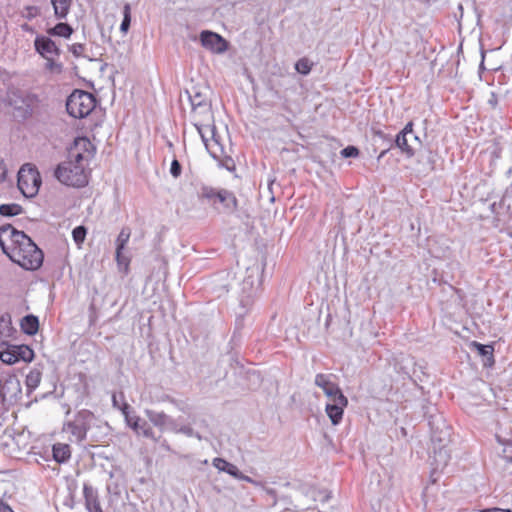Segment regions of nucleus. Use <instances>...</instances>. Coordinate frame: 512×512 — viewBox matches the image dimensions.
Masks as SVG:
<instances>
[{"mask_svg": "<svg viewBox=\"0 0 512 512\" xmlns=\"http://www.w3.org/2000/svg\"><path fill=\"white\" fill-rule=\"evenodd\" d=\"M0 247L12 262L25 270L34 271L43 264L42 250L28 235L10 224L0 227Z\"/></svg>", "mask_w": 512, "mask_h": 512, "instance_id": "nucleus-1", "label": "nucleus"}, {"mask_svg": "<svg viewBox=\"0 0 512 512\" xmlns=\"http://www.w3.org/2000/svg\"><path fill=\"white\" fill-rule=\"evenodd\" d=\"M88 164L76 159L69 158L60 163L55 170V177L64 185L72 187H84L88 183L85 167Z\"/></svg>", "mask_w": 512, "mask_h": 512, "instance_id": "nucleus-2", "label": "nucleus"}, {"mask_svg": "<svg viewBox=\"0 0 512 512\" xmlns=\"http://www.w3.org/2000/svg\"><path fill=\"white\" fill-rule=\"evenodd\" d=\"M95 96L87 91L74 90L66 101V110L73 118L87 117L96 106Z\"/></svg>", "mask_w": 512, "mask_h": 512, "instance_id": "nucleus-3", "label": "nucleus"}, {"mask_svg": "<svg viewBox=\"0 0 512 512\" xmlns=\"http://www.w3.org/2000/svg\"><path fill=\"white\" fill-rule=\"evenodd\" d=\"M93 419L94 414L91 411L82 409L63 424L62 431L69 434L68 439L71 442H82L86 439Z\"/></svg>", "mask_w": 512, "mask_h": 512, "instance_id": "nucleus-4", "label": "nucleus"}, {"mask_svg": "<svg viewBox=\"0 0 512 512\" xmlns=\"http://www.w3.org/2000/svg\"><path fill=\"white\" fill-rule=\"evenodd\" d=\"M8 105L13 108L16 117L26 120L30 118L40 100L36 94L20 90L8 94Z\"/></svg>", "mask_w": 512, "mask_h": 512, "instance_id": "nucleus-5", "label": "nucleus"}, {"mask_svg": "<svg viewBox=\"0 0 512 512\" xmlns=\"http://www.w3.org/2000/svg\"><path fill=\"white\" fill-rule=\"evenodd\" d=\"M42 180L39 171L32 164H24L19 172L17 185L21 193L27 197L32 198L37 195L41 186Z\"/></svg>", "mask_w": 512, "mask_h": 512, "instance_id": "nucleus-6", "label": "nucleus"}, {"mask_svg": "<svg viewBox=\"0 0 512 512\" xmlns=\"http://www.w3.org/2000/svg\"><path fill=\"white\" fill-rule=\"evenodd\" d=\"M197 132L199 133L202 142L204 143L209 154L216 160H220V158L224 155V147H214L210 143V137L216 136V127L214 124L210 123H202L201 120H196L193 122Z\"/></svg>", "mask_w": 512, "mask_h": 512, "instance_id": "nucleus-7", "label": "nucleus"}, {"mask_svg": "<svg viewBox=\"0 0 512 512\" xmlns=\"http://www.w3.org/2000/svg\"><path fill=\"white\" fill-rule=\"evenodd\" d=\"M95 148L87 137H77L73 146L69 149V158L76 159L77 162L82 161L89 163L93 157Z\"/></svg>", "mask_w": 512, "mask_h": 512, "instance_id": "nucleus-8", "label": "nucleus"}, {"mask_svg": "<svg viewBox=\"0 0 512 512\" xmlns=\"http://www.w3.org/2000/svg\"><path fill=\"white\" fill-rule=\"evenodd\" d=\"M347 405L348 399L344 394H338L337 397L328 399L325 411L333 425H338L342 421Z\"/></svg>", "mask_w": 512, "mask_h": 512, "instance_id": "nucleus-9", "label": "nucleus"}, {"mask_svg": "<svg viewBox=\"0 0 512 512\" xmlns=\"http://www.w3.org/2000/svg\"><path fill=\"white\" fill-rule=\"evenodd\" d=\"M200 41L203 47L214 53H224L228 49V42L221 35L209 30L201 32Z\"/></svg>", "mask_w": 512, "mask_h": 512, "instance_id": "nucleus-10", "label": "nucleus"}, {"mask_svg": "<svg viewBox=\"0 0 512 512\" xmlns=\"http://www.w3.org/2000/svg\"><path fill=\"white\" fill-rule=\"evenodd\" d=\"M34 47L37 53L43 58L59 57L61 50L56 43L47 36L38 35L34 40Z\"/></svg>", "mask_w": 512, "mask_h": 512, "instance_id": "nucleus-11", "label": "nucleus"}, {"mask_svg": "<svg viewBox=\"0 0 512 512\" xmlns=\"http://www.w3.org/2000/svg\"><path fill=\"white\" fill-rule=\"evenodd\" d=\"M315 384L323 390L328 399L335 398L338 394H343L338 384L331 381L329 375L317 374Z\"/></svg>", "mask_w": 512, "mask_h": 512, "instance_id": "nucleus-12", "label": "nucleus"}, {"mask_svg": "<svg viewBox=\"0 0 512 512\" xmlns=\"http://www.w3.org/2000/svg\"><path fill=\"white\" fill-rule=\"evenodd\" d=\"M83 497L88 512H103L98 493L91 485L86 483L83 485Z\"/></svg>", "mask_w": 512, "mask_h": 512, "instance_id": "nucleus-13", "label": "nucleus"}, {"mask_svg": "<svg viewBox=\"0 0 512 512\" xmlns=\"http://www.w3.org/2000/svg\"><path fill=\"white\" fill-rule=\"evenodd\" d=\"M131 236V230L129 227H123L116 239V260L119 265L124 264L128 266L129 258L123 255L122 251L125 249Z\"/></svg>", "mask_w": 512, "mask_h": 512, "instance_id": "nucleus-14", "label": "nucleus"}, {"mask_svg": "<svg viewBox=\"0 0 512 512\" xmlns=\"http://www.w3.org/2000/svg\"><path fill=\"white\" fill-rule=\"evenodd\" d=\"M217 202L223 205V210L225 213L232 214L238 210V200L235 194L227 189H219Z\"/></svg>", "mask_w": 512, "mask_h": 512, "instance_id": "nucleus-15", "label": "nucleus"}, {"mask_svg": "<svg viewBox=\"0 0 512 512\" xmlns=\"http://www.w3.org/2000/svg\"><path fill=\"white\" fill-rule=\"evenodd\" d=\"M213 466L218 469L219 471H224L228 473L229 475L240 479V480H246L251 481V479L247 476H244L238 469V467L232 463H229L225 459L222 458H215L213 460Z\"/></svg>", "mask_w": 512, "mask_h": 512, "instance_id": "nucleus-16", "label": "nucleus"}, {"mask_svg": "<svg viewBox=\"0 0 512 512\" xmlns=\"http://www.w3.org/2000/svg\"><path fill=\"white\" fill-rule=\"evenodd\" d=\"M53 458L58 463H64L71 457V449L68 444L56 443L52 447Z\"/></svg>", "mask_w": 512, "mask_h": 512, "instance_id": "nucleus-17", "label": "nucleus"}, {"mask_svg": "<svg viewBox=\"0 0 512 512\" xmlns=\"http://www.w3.org/2000/svg\"><path fill=\"white\" fill-rule=\"evenodd\" d=\"M192 116L194 118V122L196 120H201L202 123L209 122L212 119L211 104L203 103L196 107V109H192Z\"/></svg>", "mask_w": 512, "mask_h": 512, "instance_id": "nucleus-18", "label": "nucleus"}, {"mask_svg": "<svg viewBox=\"0 0 512 512\" xmlns=\"http://www.w3.org/2000/svg\"><path fill=\"white\" fill-rule=\"evenodd\" d=\"M39 328L38 318L34 315H26L21 320V329L24 333L28 335H34L37 333Z\"/></svg>", "mask_w": 512, "mask_h": 512, "instance_id": "nucleus-19", "label": "nucleus"}, {"mask_svg": "<svg viewBox=\"0 0 512 512\" xmlns=\"http://www.w3.org/2000/svg\"><path fill=\"white\" fill-rule=\"evenodd\" d=\"M54 14L58 19H64L69 13L72 0H51Z\"/></svg>", "mask_w": 512, "mask_h": 512, "instance_id": "nucleus-20", "label": "nucleus"}, {"mask_svg": "<svg viewBox=\"0 0 512 512\" xmlns=\"http://www.w3.org/2000/svg\"><path fill=\"white\" fill-rule=\"evenodd\" d=\"M406 136H410L413 138V141L414 142H417L418 144H420V139L417 135L414 134L413 132V123L412 122H408L405 127L402 129V131H400L397 135H396V138L394 140V144H402V145H405V137Z\"/></svg>", "mask_w": 512, "mask_h": 512, "instance_id": "nucleus-21", "label": "nucleus"}, {"mask_svg": "<svg viewBox=\"0 0 512 512\" xmlns=\"http://www.w3.org/2000/svg\"><path fill=\"white\" fill-rule=\"evenodd\" d=\"M219 196V189L208 185H202L199 192L198 197L200 199L208 200L212 205L217 203V197Z\"/></svg>", "mask_w": 512, "mask_h": 512, "instance_id": "nucleus-22", "label": "nucleus"}, {"mask_svg": "<svg viewBox=\"0 0 512 512\" xmlns=\"http://www.w3.org/2000/svg\"><path fill=\"white\" fill-rule=\"evenodd\" d=\"M47 32L51 36L69 38L73 33V29L68 23L60 22L57 23L54 27L48 29Z\"/></svg>", "mask_w": 512, "mask_h": 512, "instance_id": "nucleus-23", "label": "nucleus"}, {"mask_svg": "<svg viewBox=\"0 0 512 512\" xmlns=\"http://www.w3.org/2000/svg\"><path fill=\"white\" fill-rule=\"evenodd\" d=\"M113 403L115 406L118 407L115 395L113 396ZM119 408L121 409L122 413L124 414L128 425L131 428H133L135 431H138L140 418L138 416H130L129 415L130 406L127 403H124L122 407L119 406Z\"/></svg>", "mask_w": 512, "mask_h": 512, "instance_id": "nucleus-24", "label": "nucleus"}, {"mask_svg": "<svg viewBox=\"0 0 512 512\" xmlns=\"http://www.w3.org/2000/svg\"><path fill=\"white\" fill-rule=\"evenodd\" d=\"M20 358L25 362H31L34 354H0V360L8 365L15 364Z\"/></svg>", "mask_w": 512, "mask_h": 512, "instance_id": "nucleus-25", "label": "nucleus"}, {"mask_svg": "<svg viewBox=\"0 0 512 512\" xmlns=\"http://www.w3.org/2000/svg\"><path fill=\"white\" fill-rule=\"evenodd\" d=\"M23 212L21 205L17 203H8L0 205V215L4 217H12Z\"/></svg>", "mask_w": 512, "mask_h": 512, "instance_id": "nucleus-26", "label": "nucleus"}, {"mask_svg": "<svg viewBox=\"0 0 512 512\" xmlns=\"http://www.w3.org/2000/svg\"><path fill=\"white\" fill-rule=\"evenodd\" d=\"M131 24V7L130 4L126 3L123 7V19L120 24V31L127 33Z\"/></svg>", "mask_w": 512, "mask_h": 512, "instance_id": "nucleus-27", "label": "nucleus"}, {"mask_svg": "<svg viewBox=\"0 0 512 512\" xmlns=\"http://www.w3.org/2000/svg\"><path fill=\"white\" fill-rule=\"evenodd\" d=\"M33 352L32 349L29 348L27 345H11L6 342H1L0 344V353L3 352Z\"/></svg>", "mask_w": 512, "mask_h": 512, "instance_id": "nucleus-28", "label": "nucleus"}, {"mask_svg": "<svg viewBox=\"0 0 512 512\" xmlns=\"http://www.w3.org/2000/svg\"><path fill=\"white\" fill-rule=\"evenodd\" d=\"M41 372L37 369L31 370L26 376V385L29 388L35 389L41 381Z\"/></svg>", "mask_w": 512, "mask_h": 512, "instance_id": "nucleus-29", "label": "nucleus"}, {"mask_svg": "<svg viewBox=\"0 0 512 512\" xmlns=\"http://www.w3.org/2000/svg\"><path fill=\"white\" fill-rule=\"evenodd\" d=\"M412 140V137L406 136L405 145H402L400 143L395 144V146L398 147L402 151V153H404L408 158H411L415 154V147L411 144Z\"/></svg>", "mask_w": 512, "mask_h": 512, "instance_id": "nucleus-30", "label": "nucleus"}, {"mask_svg": "<svg viewBox=\"0 0 512 512\" xmlns=\"http://www.w3.org/2000/svg\"><path fill=\"white\" fill-rule=\"evenodd\" d=\"M189 100H190L192 109H196V107L202 105L203 103H210L209 100L198 91L189 93Z\"/></svg>", "mask_w": 512, "mask_h": 512, "instance_id": "nucleus-31", "label": "nucleus"}, {"mask_svg": "<svg viewBox=\"0 0 512 512\" xmlns=\"http://www.w3.org/2000/svg\"><path fill=\"white\" fill-rule=\"evenodd\" d=\"M86 234L87 229L82 225L77 226L72 230V237L77 245H80L84 242Z\"/></svg>", "mask_w": 512, "mask_h": 512, "instance_id": "nucleus-32", "label": "nucleus"}, {"mask_svg": "<svg viewBox=\"0 0 512 512\" xmlns=\"http://www.w3.org/2000/svg\"><path fill=\"white\" fill-rule=\"evenodd\" d=\"M295 69L297 70V72H299L303 75H307L311 71V66L306 59H300L297 61L296 65H295Z\"/></svg>", "mask_w": 512, "mask_h": 512, "instance_id": "nucleus-33", "label": "nucleus"}, {"mask_svg": "<svg viewBox=\"0 0 512 512\" xmlns=\"http://www.w3.org/2000/svg\"><path fill=\"white\" fill-rule=\"evenodd\" d=\"M341 155L344 158L357 157L359 150L357 147L350 145L341 150Z\"/></svg>", "mask_w": 512, "mask_h": 512, "instance_id": "nucleus-34", "label": "nucleus"}, {"mask_svg": "<svg viewBox=\"0 0 512 512\" xmlns=\"http://www.w3.org/2000/svg\"><path fill=\"white\" fill-rule=\"evenodd\" d=\"M85 46L81 43H74L71 46H69V51L75 56V57H81L84 53Z\"/></svg>", "mask_w": 512, "mask_h": 512, "instance_id": "nucleus-35", "label": "nucleus"}, {"mask_svg": "<svg viewBox=\"0 0 512 512\" xmlns=\"http://www.w3.org/2000/svg\"><path fill=\"white\" fill-rule=\"evenodd\" d=\"M182 167L178 160L174 159L171 163L170 174L174 178H178L181 175Z\"/></svg>", "mask_w": 512, "mask_h": 512, "instance_id": "nucleus-36", "label": "nucleus"}, {"mask_svg": "<svg viewBox=\"0 0 512 512\" xmlns=\"http://www.w3.org/2000/svg\"><path fill=\"white\" fill-rule=\"evenodd\" d=\"M435 163H436V154H434L432 151L428 152L427 156V164H426V171L431 172L435 169Z\"/></svg>", "mask_w": 512, "mask_h": 512, "instance_id": "nucleus-37", "label": "nucleus"}, {"mask_svg": "<svg viewBox=\"0 0 512 512\" xmlns=\"http://www.w3.org/2000/svg\"><path fill=\"white\" fill-rule=\"evenodd\" d=\"M239 325V321L236 322V329L231 337L230 344H232L231 349H235L238 346V342L241 340V335L237 331Z\"/></svg>", "mask_w": 512, "mask_h": 512, "instance_id": "nucleus-38", "label": "nucleus"}, {"mask_svg": "<svg viewBox=\"0 0 512 512\" xmlns=\"http://www.w3.org/2000/svg\"><path fill=\"white\" fill-rule=\"evenodd\" d=\"M11 324V318L9 314H4L0 317V330L9 329Z\"/></svg>", "mask_w": 512, "mask_h": 512, "instance_id": "nucleus-39", "label": "nucleus"}, {"mask_svg": "<svg viewBox=\"0 0 512 512\" xmlns=\"http://www.w3.org/2000/svg\"><path fill=\"white\" fill-rule=\"evenodd\" d=\"M485 367H492L495 363L494 354H480Z\"/></svg>", "mask_w": 512, "mask_h": 512, "instance_id": "nucleus-40", "label": "nucleus"}, {"mask_svg": "<svg viewBox=\"0 0 512 512\" xmlns=\"http://www.w3.org/2000/svg\"><path fill=\"white\" fill-rule=\"evenodd\" d=\"M26 11H27V15H26V17H27L29 20H31L32 18H34V17L37 15V13H38V9H37V7H35V6H27V7H26Z\"/></svg>", "mask_w": 512, "mask_h": 512, "instance_id": "nucleus-41", "label": "nucleus"}, {"mask_svg": "<svg viewBox=\"0 0 512 512\" xmlns=\"http://www.w3.org/2000/svg\"><path fill=\"white\" fill-rule=\"evenodd\" d=\"M227 170H233L235 165H234V161L233 159L230 157V156H225L224 158V162L222 164Z\"/></svg>", "mask_w": 512, "mask_h": 512, "instance_id": "nucleus-42", "label": "nucleus"}, {"mask_svg": "<svg viewBox=\"0 0 512 512\" xmlns=\"http://www.w3.org/2000/svg\"><path fill=\"white\" fill-rule=\"evenodd\" d=\"M55 58H56V57H51L50 59H49V58H45V59H46V61H47V62H46V67H47V69H49V70H53L55 67H57V68H59V69L61 68V65H60V64H56V62H55V60H54Z\"/></svg>", "mask_w": 512, "mask_h": 512, "instance_id": "nucleus-43", "label": "nucleus"}, {"mask_svg": "<svg viewBox=\"0 0 512 512\" xmlns=\"http://www.w3.org/2000/svg\"><path fill=\"white\" fill-rule=\"evenodd\" d=\"M0 512H14L9 504L0 499Z\"/></svg>", "mask_w": 512, "mask_h": 512, "instance_id": "nucleus-44", "label": "nucleus"}, {"mask_svg": "<svg viewBox=\"0 0 512 512\" xmlns=\"http://www.w3.org/2000/svg\"><path fill=\"white\" fill-rule=\"evenodd\" d=\"M210 143L214 147H223V145L220 142V136L216 133L215 137H210Z\"/></svg>", "mask_w": 512, "mask_h": 512, "instance_id": "nucleus-45", "label": "nucleus"}, {"mask_svg": "<svg viewBox=\"0 0 512 512\" xmlns=\"http://www.w3.org/2000/svg\"><path fill=\"white\" fill-rule=\"evenodd\" d=\"M479 512H512L511 509H501V508H486V509H482L480 510Z\"/></svg>", "mask_w": 512, "mask_h": 512, "instance_id": "nucleus-46", "label": "nucleus"}, {"mask_svg": "<svg viewBox=\"0 0 512 512\" xmlns=\"http://www.w3.org/2000/svg\"><path fill=\"white\" fill-rule=\"evenodd\" d=\"M6 178V168L3 161H0V182L4 181Z\"/></svg>", "mask_w": 512, "mask_h": 512, "instance_id": "nucleus-47", "label": "nucleus"}, {"mask_svg": "<svg viewBox=\"0 0 512 512\" xmlns=\"http://www.w3.org/2000/svg\"><path fill=\"white\" fill-rule=\"evenodd\" d=\"M252 303V300L250 298L244 299L242 298L240 300V305L243 309H247Z\"/></svg>", "mask_w": 512, "mask_h": 512, "instance_id": "nucleus-48", "label": "nucleus"}, {"mask_svg": "<svg viewBox=\"0 0 512 512\" xmlns=\"http://www.w3.org/2000/svg\"><path fill=\"white\" fill-rule=\"evenodd\" d=\"M472 346L476 347L478 352H481V353H484V352H488L486 349H485V346H483L482 344H479L477 342H472L471 343Z\"/></svg>", "mask_w": 512, "mask_h": 512, "instance_id": "nucleus-49", "label": "nucleus"}, {"mask_svg": "<svg viewBox=\"0 0 512 512\" xmlns=\"http://www.w3.org/2000/svg\"><path fill=\"white\" fill-rule=\"evenodd\" d=\"M508 193H509V189H506V191H505V193H504V195H503V197H502V199H501V201H500V204H501V205H504V204H505V200H506V198H507V196H508Z\"/></svg>", "mask_w": 512, "mask_h": 512, "instance_id": "nucleus-50", "label": "nucleus"}, {"mask_svg": "<svg viewBox=\"0 0 512 512\" xmlns=\"http://www.w3.org/2000/svg\"><path fill=\"white\" fill-rule=\"evenodd\" d=\"M481 55H482V61L480 63V69H485L484 68V58H485V51L484 50L481 51Z\"/></svg>", "mask_w": 512, "mask_h": 512, "instance_id": "nucleus-51", "label": "nucleus"}, {"mask_svg": "<svg viewBox=\"0 0 512 512\" xmlns=\"http://www.w3.org/2000/svg\"><path fill=\"white\" fill-rule=\"evenodd\" d=\"M375 135L381 137V138H384L385 137V134L382 132V131H376L375 132Z\"/></svg>", "mask_w": 512, "mask_h": 512, "instance_id": "nucleus-52", "label": "nucleus"}, {"mask_svg": "<svg viewBox=\"0 0 512 512\" xmlns=\"http://www.w3.org/2000/svg\"><path fill=\"white\" fill-rule=\"evenodd\" d=\"M489 103L492 104V105H495L497 103L496 100H489Z\"/></svg>", "mask_w": 512, "mask_h": 512, "instance_id": "nucleus-53", "label": "nucleus"}, {"mask_svg": "<svg viewBox=\"0 0 512 512\" xmlns=\"http://www.w3.org/2000/svg\"><path fill=\"white\" fill-rule=\"evenodd\" d=\"M386 152H387V150L382 151L381 154H380V157H383Z\"/></svg>", "mask_w": 512, "mask_h": 512, "instance_id": "nucleus-54", "label": "nucleus"}]
</instances>
